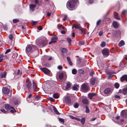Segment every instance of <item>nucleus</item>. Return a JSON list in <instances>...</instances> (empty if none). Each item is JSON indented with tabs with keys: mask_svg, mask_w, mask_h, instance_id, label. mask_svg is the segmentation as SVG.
Wrapping results in <instances>:
<instances>
[{
	"mask_svg": "<svg viewBox=\"0 0 127 127\" xmlns=\"http://www.w3.org/2000/svg\"><path fill=\"white\" fill-rule=\"evenodd\" d=\"M77 1V0H69L67 4V8L71 10H74L75 8V7Z\"/></svg>",
	"mask_w": 127,
	"mask_h": 127,
	"instance_id": "f257e3e1",
	"label": "nucleus"
},
{
	"mask_svg": "<svg viewBox=\"0 0 127 127\" xmlns=\"http://www.w3.org/2000/svg\"><path fill=\"white\" fill-rule=\"evenodd\" d=\"M36 48L35 46L32 44H30L27 46L26 49V51L28 54H30V53L35 48Z\"/></svg>",
	"mask_w": 127,
	"mask_h": 127,
	"instance_id": "f03ea898",
	"label": "nucleus"
},
{
	"mask_svg": "<svg viewBox=\"0 0 127 127\" xmlns=\"http://www.w3.org/2000/svg\"><path fill=\"white\" fill-rule=\"evenodd\" d=\"M34 50V51L30 53V55L33 57H35L39 55V51L36 47Z\"/></svg>",
	"mask_w": 127,
	"mask_h": 127,
	"instance_id": "7ed1b4c3",
	"label": "nucleus"
},
{
	"mask_svg": "<svg viewBox=\"0 0 127 127\" xmlns=\"http://www.w3.org/2000/svg\"><path fill=\"white\" fill-rule=\"evenodd\" d=\"M63 101L64 103L68 105H70L71 104L70 97L69 96H67L65 97Z\"/></svg>",
	"mask_w": 127,
	"mask_h": 127,
	"instance_id": "20e7f679",
	"label": "nucleus"
},
{
	"mask_svg": "<svg viewBox=\"0 0 127 127\" xmlns=\"http://www.w3.org/2000/svg\"><path fill=\"white\" fill-rule=\"evenodd\" d=\"M47 43V41L45 40L41 41L37 44V45L40 47H42L45 46Z\"/></svg>",
	"mask_w": 127,
	"mask_h": 127,
	"instance_id": "39448f33",
	"label": "nucleus"
},
{
	"mask_svg": "<svg viewBox=\"0 0 127 127\" xmlns=\"http://www.w3.org/2000/svg\"><path fill=\"white\" fill-rule=\"evenodd\" d=\"M57 27L58 29L61 28V33L62 34H64L66 32L67 30L66 28L63 26L62 25H57Z\"/></svg>",
	"mask_w": 127,
	"mask_h": 127,
	"instance_id": "423d86ee",
	"label": "nucleus"
},
{
	"mask_svg": "<svg viewBox=\"0 0 127 127\" xmlns=\"http://www.w3.org/2000/svg\"><path fill=\"white\" fill-rule=\"evenodd\" d=\"M40 70L42 71L44 73L48 75L50 74V71L47 68H40Z\"/></svg>",
	"mask_w": 127,
	"mask_h": 127,
	"instance_id": "0eeeda50",
	"label": "nucleus"
},
{
	"mask_svg": "<svg viewBox=\"0 0 127 127\" xmlns=\"http://www.w3.org/2000/svg\"><path fill=\"white\" fill-rule=\"evenodd\" d=\"M102 53L103 55L107 56L109 55V51L108 49L106 48L103 49L102 51Z\"/></svg>",
	"mask_w": 127,
	"mask_h": 127,
	"instance_id": "6e6552de",
	"label": "nucleus"
},
{
	"mask_svg": "<svg viewBox=\"0 0 127 127\" xmlns=\"http://www.w3.org/2000/svg\"><path fill=\"white\" fill-rule=\"evenodd\" d=\"M2 91L3 93L6 95L8 94L9 92L8 89L5 87L2 88Z\"/></svg>",
	"mask_w": 127,
	"mask_h": 127,
	"instance_id": "1a4fd4ad",
	"label": "nucleus"
},
{
	"mask_svg": "<svg viewBox=\"0 0 127 127\" xmlns=\"http://www.w3.org/2000/svg\"><path fill=\"white\" fill-rule=\"evenodd\" d=\"M26 87L28 89V90L29 91L30 90L31 88L32 84L30 81H28L26 82Z\"/></svg>",
	"mask_w": 127,
	"mask_h": 127,
	"instance_id": "9d476101",
	"label": "nucleus"
},
{
	"mask_svg": "<svg viewBox=\"0 0 127 127\" xmlns=\"http://www.w3.org/2000/svg\"><path fill=\"white\" fill-rule=\"evenodd\" d=\"M106 73L107 74L109 75L108 77V78L109 79H110L113 76V75H112L111 74H114V72H112L110 71H106Z\"/></svg>",
	"mask_w": 127,
	"mask_h": 127,
	"instance_id": "9b49d317",
	"label": "nucleus"
},
{
	"mask_svg": "<svg viewBox=\"0 0 127 127\" xmlns=\"http://www.w3.org/2000/svg\"><path fill=\"white\" fill-rule=\"evenodd\" d=\"M22 74V72L20 70H18L15 73V76H18V77L20 76Z\"/></svg>",
	"mask_w": 127,
	"mask_h": 127,
	"instance_id": "f8f14e48",
	"label": "nucleus"
},
{
	"mask_svg": "<svg viewBox=\"0 0 127 127\" xmlns=\"http://www.w3.org/2000/svg\"><path fill=\"white\" fill-rule=\"evenodd\" d=\"M82 89L85 91H87L88 90V88L87 86L85 84H83L82 86Z\"/></svg>",
	"mask_w": 127,
	"mask_h": 127,
	"instance_id": "ddd939ff",
	"label": "nucleus"
},
{
	"mask_svg": "<svg viewBox=\"0 0 127 127\" xmlns=\"http://www.w3.org/2000/svg\"><path fill=\"white\" fill-rule=\"evenodd\" d=\"M4 108L5 109L7 110H10L12 108V107L9 104L5 105Z\"/></svg>",
	"mask_w": 127,
	"mask_h": 127,
	"instance_id": "4468645a",
	"label": "nucleus"
},
{
	"mask_svg": "<svg viewBox=\"0 0 127 127\" xmlns=\"http://www.w3.org/2000/svg\"><path fill=\"white\" fill-rule=\"evenodd\" d=\"M121 80L122 81H123L124 80H126L127 81V75H126L123 76L121 78Z\"/></svg>",
	"mask_w": 127,
	"mask_h": 127,
	"instance_id": "2eb2a0df",
	"label": "nucleus"
},
{
	"mask_svg": "<svg viewBox=\"0 0 127 127\" xmlns=\"http://www.w3.org/2000/svg\"><path fill=\"white\" fill-rule=\"evenodd\" d=\"M36 6V5L35 4H30V10L32 11H33L34 10V8Z\"/></svg>",
	"mask_w": 127,
	"mask_h": 127,
	"instance_id": "dca6fc26",
	"label": "nucleus"
},
{
	"mask_svg": "<svg viewBox=\"0 0 127 127\" xmlns=\"http://www.w3.org/2000/svg\"><path fill=\"white\" fill-rule=\"evenodd\" d=\"M74 28H75V29H78L79 30L81 29V27L80 26V25H77L76 24H74L72 27V29H73Z\"/></svg>",
	"mask_w": 127,
	"mask_h": 127,
	"instance_id": "f3484780",
	"label": "nucleus"
},
{
	"mask_svg": "<svg viewBox=\"0 0 127 127\" xmlns=\"http://www.w3.org/2000/svg\"><path fill=\"white\" fill-rule=\"evenodd\" d=\"M96 95V94L94 93H89L88 95V96L89 98L91 99L93 97Z\"/></svg>",
	"mask_w": 127,
	"mask_h": 127,
	"instance_id": "a211bd4d",
	"label": "nucleus"
},
{
	"mask_svg": "<svg viewBox=\"0 0 127 127\" xmlns=\"http://www.w3.org/2000/svg\"><path fill=\"white\" fill-rule=\"evenodd\" d=\"M6 72H4L1 73L0 77L1 78H5L6 76Z\"/></svg>",
	"mask_w": 127,
	"mask_h": 127,
	"instance_id": "6ab92c4d",
	"label": "nucleus"
},
{
	"mask_svg": "<svg viewBox=\"0 0 127 127\" xmlns=\"http://www.w3.org/2000/svg\"><path fill=\"white\" fill-rule=\"evenodd\" d=\"M32 84L33 90L34 91H35L37 88V85L34 81H33Z\"/></svg>",
	"mask_w": 127,
	"mask_h": 127,
	"instance_id": "aec40b11",
	"label": "nucleus"
},
{
	"mask_svg": "<svg viewBox=\"0 0 127 127\" xmlns=\"http://www.w3.org/2000/svg\"><path fill=\"white\" fill-rule=\"evenodd\" d=\"M112 92L111 90L109 88H107L105 90L104 93L105 94H107Z\"/></svg>",
	"mask_w": 127,
	"mask_h": 127,
	"instance_id": "412c9836",
	"label": "nucleus"
},
{
	"mask_svg": "<svg viewBox=\"0 0 127 127\" xmlns=\"http://www.w3.org/2000/svg\"><path fill=\"white\" fill-rule=\"evenodd\" d=\"M121 115L122 117H126L127 116L126 112L124 110H123L121 111Z\"/></svg>",
	"mask_w": 127,
	"mask_h": 127,
	"instance_id": "4be33fe9",
	"label": "nucleus"
},
{
	"mask_svg": "<svg viewBox=\"0 0 127 127\" xmlns=\"http://www.w3.org/2000/svg\"><path fill=\"white\" fill-rule=\"evenodd\" d=\"M82 102L84 104H87L88 103L89 101L86 98H84L82 100Z\"/></svg>",
	"mask_w": 127,
	"mask_h": 127,
	"instance_id": "5701e85b",
	"label": "nucleus"
},
{
	"mask_svg": "<svg viewBox=\"0 0 127 127\" xmlns=\"http://www.w3.org/2000/svg\"><path fill=\"white\" fill-rule=\"evenodd\" d=\"M86 120V118L85 117H83L81 119V123L83 125L84 124Z\"/></svg>",
	"mask_w": 127,
	"mask_h": 127,
	"instance_id": "b1692460",
	"label": "nucleus"
},
{
	"mask_svg": "<svg viewBox=\"0 0 127 127\" xmlns=\"http://www.w3.org/2000/svg\"><path fill=\"white\" fill-rule=\"evenodd\" d=\"M79 88V85H75L74 86L72 87V89L73 90H77L78 89V88Z\"/></svg>",
	"mask_w": 127,
	"mask_h": 127,
	"instance_id": "393cba45",
	"label": "nucleus"
},
{
	"mask_svg": "<svg viewBox=\"0 0 127 127\" xmlns=\"http://www.w3.org/2000/svg\"><path fill=\"white\" fill-rule=\"evenodd\" d=\"M113 25L114 27L115 28H117L118 27V23L116 22H113Z\"/></svg>",
	"mask_w": 127,
	"mask_h": 127,
	"instance_id": "a878e982",
	"label": "nucleus"
},
{
	"mask_svg": "<svg viewBox=\"0 0 127 127\" xmlns=\"http://www.w3.org/2000/svg\"><path fill=\"white\" fill-rule=\"evenodd\" d=\"M53 108L54 110V111L55 112L56 114L57 115H59L60 114V113L58 112V110H57V109L54 106H53Z\"/></svg>",
	"mask_w": 127,
	"mask_h": 127,
	"instance_id": "bb28decb",
	"label": "nucleus"
},
{
	"mask_svg": "<svg viewBox=\"0 0 127 127\" xmlns=\"http://www.w3.org/2000/svg\"><path fill=\"white\" fill-rule=\"evenodd\" d=\"M95 78H92L91 80V84L93 85L94 84L95 82Z\"/></svg>",
	"mask_w": 127,
	"mask_h": 127,
	"instance_id": "cd10ccee",
	"label": "nucleus"
},
{
	"mask_svg": "<svg viewBox=\"0 0 127 127\" xmlns=\"http://www.w3.org/2000/svg\"><path fill=\"white\" fill-rule=\"evenodd\" d=\"M125 42L123 40H121L119 44V46L121 47L124 45Z\"/></svg>",
	"mask_w": 127,
	"mask_h": 127,
	"instance_id": "c85d7f7f",
	"label": "nucleus"
},
{
	"mask_svg": "<svg viewBox=\"0 0 127 127\" xmlns=\"http://www.w3.org/2000/svg\"><path fill=\"white\" fill-rule=\"evenodd\" d=\"M118 14L116 13L115 12L114 13V16L115 18L117 19L118 20H120V18L118 16Z\"/></svg>",
	"mask_w": 127,
	"mask_h": 127,
	"instance_id": "c756f323",
	"label": "nucleus"
},
{
	"mask_svg": "<svg viewBox=\"0 0 127 127\" xmlns=\"http://www.w3.org/2000/svg\"><path fill=\"white\" fill-rule=\"evenodd\" d=\"M61 50L62 52L64 53H66L67 52V50L65 48H61Z\"/></svg>",
	"mask_w": 127,
	"mask_h": 127,
	"instance_id": "7c9ffc66",
	"label": "nucleus"
},
{
	"mask_svg": "<svg viewBox=\"0 0 127 127\" xmlns=\"http://www.w3.org/2000/svg\"><path fill=\"white\" fill-rule=\"evenodd\" d=\"M59 96V94L57 93H55L53 95V97L55 98H58Z\"/></svg>",
	"mask_w": 127,
	"mask_h": 127,
	"instance_id": "2f4dec72",
	"label": "nucleus"
},
{
	"mask_svg": "<svg viewBox=\"0 0 127 127\" xmlns=\"http://www.w3.org/2000/svg\"><path fill=\"white\" fill-rule=\"evenodd\" d=\"M123 93L125 95L127 94V88H124L123 90Z\"/></svg>",
	"mask_w": 127,
	"mask_h": 127,
	"instance_id": "473e14b6",
	"label": "nucleus"
},
{
	"mask_svg": "<svg viewBox=\"0 0 127 127\" xmlns=\"http://www.w3.org/2000/svg\"><path fill=\"white\" fill-rule=\"evenodd\" d=\"M71 84L69 82H68L66 86V89H68L71 87Z\"/></svg>",
	"mask_w": 127,
	"mask_h": 127,
	"instance_id": "72a5a7b5",
	"label": "nucleus"
},
{
	"mask_svg": "<svg viewBox=\"0 0 127 127\" xmlns=\"http://www.w3.org/2000/svg\"><path fill=\"white\" fill-rule=\"evenodd\" d=\"M114 86L116 89L118 88L119 87V84L118 83H115Z\"/></svg>",
	"mask_w": 127,
	"mask_h": 127,
	"instance_id": "f704fd0d",
	"label": "nucleus"
},
{
	"mask_svg": "<svg viewBox=\"0 0 127 127\" xmlns=\"http://www.w3.org/2000/svg\"><path fill=\"white\" fill-rule=\"evenodd\" d=\"M34 70H29L27 71V73H29L30 75L32 74L34 72Z\"/></svg>",
	"mask_w": 127,
	"mask_h": 127,
	"instance_id": "c9c22d12",
	"label": "nucleus"
},
{
	"mask_svg": "<svg viewBox=\"0 0 127 127\" xmlns=\"http://www.w3.org/2000/svg\"><path fill=\"white\" fill-rule=\"evenodd\" d=\"M14 23H16L19 21V20L17 19H13V21Z\"/></svg>",
	"mask_w": 127,
	"mask_h": 127,
	"instance_id": "e433bc0d",
	"label": "nucleus"
},
{
	"mask_svg": "<svg viewBox=\"0 0 127 127\" xmlns=\"http://www.w3.org/2000/svg\"><path fill=\"white\" fill-rule=\"evenodd\" d=\"M85 112L87 113H89L90 112V110L89 108L87 106H86Z\"/></svg>",
	"mask_w": 127,
	"mask_h": 127,
	"instance_id": "4c0bfd02",
	"label": "nucleus"
},
{
	"mask_svg": "<svg viewBox=\"0 0 127 127\" xmlns=\"http://www.w3.org/2000/svg\"><path fill=\"white\" fill-rule=\"evenodd\" d=\"M63 73H60L59 75V78L60 79H62L63 77Z\"/></svg>",
	"mask_w": 127,
	"mask_h": 127,
	"instance_id": "58836bf2",
	"label": "nucleus"
},
{
	"mask_svg": "<svg viewBox=\"0 0 127 127\" xmlns=\"http://www.w3.org/2000/svg\"><path fill=\"white\" fill-rule=\"evenodd\" d=\"M67 40L69 43V45H71V39L69 38H67Z\"/></svg>",
	"mask_w": 127,
	"mask_h": 127,
	"instance_id": "ea45409f",
	"label": "nucleus"
},
{
	"mask_svg": "<svg viewBox=\"0 0 127 127\" xmlns=\"http://www.w3.org/2000/svg\"><path fill=\"white\" fill-rule=\"evenodd\" d=\"M32 96V94H30L28 96V97L27 98V99L28 101L29 102H30V99L31 98Z\"/></svg>",
	"mask_w": 127,
	"mask_h": 127,
	"instance_id": "a19ab883",
	"label": "nucleus"
},
{
	"mask_svg": "<svg viewBox=\"0 0 127 127\" xmlns=\"http://www.w3.org/2000/svg\"><path fill=\"white\" fill-rule=\"evenodd\" d=\"M77 71L76 69H74L72 70V73L73 74H75L76 73Z\"/></svg>",
	"mask_w": 127,
	"mask_h": 127,
	"instance_id": "79ce46f5",
	"label": "nucleus"
},
{
	"mask_svg": "<svg viewBox=\"0 0 127 127\" xmlns=\"http://www.w3.org/2000/svg\"><path fill=\"white\" fill-rule=\"evenodd\" d=\"M1 111L4 113H8V111H5L4 109H0Z\"/></svg>",
	"mask_w": 127,
	"mask_h": 127,
	"instance_id": "37998d69",
	"label": "nucleus"
},
{
	"mask_svg": "<svg viewBox=\"0 0 127 127\" xmlns=\"http://www.w3.org/2000/svg\"><path fill=\"white\" fill-rule=\"evenodd\" d=\"M79 106V105L78 103H74L73 105L74 107L76 108H77Z\"/></svg>",
	"mask_w": 127,
	"mask_h": 127,
	"instance_id": "c03bdc74",
	"label": "nucleus"
},
{
	"mask_svg": "<svg viewBox=\"0 0 127 127\" xmlns=\"http://www.w3.org/2000/svg\"><path fill=\"white\" fill-rule=\"evenodd\" d=\"M41 98L40 96L36 95L35 96V100H39Z\"/></svg>",
	"mask_w": 127,
	"mask_h": 127,
	"instance_id": "a18cd8bd",
	"label": "nucleus"
},
{
	"mask_svg": "<svg viewBox=\"0 0 127 127\" xmlns=\"http://www.w3.org/2000/svg\"><path fill=\"white\" fill-rule=\"evenodd\" d=\"M17 54H16L15 55H13L12 56V57L14 59H16L17 57Z\"/></svg>",
	"mask_w": 127,
	"mask_h": 127,
	"instance_id": "49530a36",
	"label": "nucleus"
},
{
	"mask_svg": "<svg viewBox=\"0 0 127 127\" xmlns=\"http://www.w3.org/2000/svg\"><path fill=\"white\" fill-rule=\"evenodd\" d=\"M105 45V43L104 42H102L101 44V46L102 47H104Z\"/></svg>",
	"mask_w": 127,
	"mask_h": 127,
	"instance_id": "de8ad7c7",
	"label": "nucleus"
},
{
	"mask_svg": "<svg viewBox=\"0 0 127 127\" xmlns=\"http://www.w3.org/2000/svg\"><path fill=\"white\" fill-rule=\"evenodd\" d=\"M78 71L80 74H82L84 72V71L82 69H79L78 70Z\"/></svg>",
	"mask_w": 127,
	"mask_h": 127,
	"instance_id": "09e8293b",
	"label": "nucleus"
},
{
	"mask_svg": "<svg viewBox=\"0 0 127 127\" xmlns=\"http://www.w3.org/2000/svg\"><path fill=\"white\" fill-rule=\"evenodd\" d=\"M127 13V10H124L122 12V14H125Z\"/></svg>",
	"mask_w": 127,
	"mask_h": 127,
	"instance_id": "8fccbe9b",
	"label": "nucleus"
},
{
	"mask_svg": "<svg viewBox=\"0 0 127 127\" xmlns=\"http://www.w3.org/2000/svg\"><path fill=\"white\" fill-rule=\"evenodd\" d=\"M38 22L36 21H33L32 22V24L33 25H35L37 24Z\"/></svg>",
	"mask_w": 127,
	"mask_h": 127,
	"instance_id": "3c124183",
	"label": "nucleus"
},
{
	"mask_svg": "<svg viewBox=\"0 0 127 127\" xmlns=\"http://www.w3.org/2000/svg\"><path fill=\"white\" fill-rule=\"evenodd\" d=\"M47 99L48 100H51V101H54V99L52 97H49L47 98Z\"/></svg>",
	"mask_w": 127,
	"mask_h": 127,
	"instance_id": "603ef678",
	"label": "nucleus"
},
{
	"mask_svg": "<svg viewBox=\"0 0 127 127\" xmlns=\"http://www.w3.org/2000/svg\"><path fill=\"white\" fill-rule=\"evenodd\" d=\"M10 112L12 113H13L14 111H15V110L12 107V108L10 110Z\"/></svg>",
	"mask_w": 127,
	"mask_h": 127,
	"instance_id": "864d4df0",
	"label": "nucleus"
},
{
	"mask_svg": "<svg viewBox=\"0 0 127 127\" xmlns=\"http://www.w3.org/2000/svg\"><path fill=\"white\" fill-rule=\"evenodd\" d=\"M69 117H70V118L74 120H75L76 117H74L71 115H69Z\"/></svg>",
	"mask_w": 127,
	"mask_h": 127,
	"instance_id": "5fc2aeb1",
	"label": "nucleus"
},
{
	"mask_svg": "<svg viewBox=\"0 0 127 127\" xmlns=\"http://www.w3.org/2000/svg\"><path fill=\"white\" fill-rule=\"evenodd\" d=\"M101 22V20H99L96 23V25L97 26H98L100 23Z\"/></svg>",
	"mask_w": 127,
	"mask_h": 127,
	"instance_id": "6e6d98bb",
	"label": "nucleus"
},
{
	"mask_svg": "<svg viewBox=\"0 0 127 127\" xmlns=\"http://www.w3.org/2000/svg\"><path fill=\"white\" fill-rule=\"evenodd\" d=\"M9 38L10 40H12L13 38V35L12 34H10L9 36Z\"/></svg>",
	"mask_w": 127,
	"mask_h": 127,
	"instance_id": "4d7b16f0",
	"label": "nucleus"
},
{
	"mask_svg": "<svg viewBox=\"0 0 127 127\" xmlns=\"http://www.w3.org/2000/svg\"><path fill=\"white\" fill-rule=\"evenodd\" d=\"M10 51V49H9L7 50L5 52V54H6L8 53H9Z\"/></svg>",
	"mask_w": 127,
	"mask_h": 127,
	"instance_id": "13d9d810",
	"label": "nucleus"
},
{
	"mask_svg": "<svg viewBox=\"0 0 127 127\" xmlns=\"http://www.w3.org/2000/svg\"><path fill=\"white\" fill-rule=\"evenodd\" d=\"M115 97L116 98H118L119 99H120L121 98L120 96L118 95H116L115 96Z\"/></svg>",
	"mask_w": 127,
	"mask_h": 127,
	"instance_id": "bf43d9fd",
	"label": "nucleus"
},
{
	"mask_svg": "<svg viewBox=\"0 0 127 127\" xmlns=\"http://www.w3.org/2000/svg\"><path fill=\"white\" fill-rule=\"evenodd\" d=\"M56 42V41L55 40H52L51 41L49 42V44H51L52 43H55Z\"/></svg>",
	"mask_w": 127,
	"mask_h": 127,
	"instance_id": "052dcab7",
	"label": "nucleus"
},
{
	"mask_svg": "<svg viewBox=\"0 0 127 127\" xmlns=\"http://www.w3.org/2000/svg\"><path fill=\"white\" fill-rule=\"evenodd\" d=\"M58 69L60 70V69H62L63 68V67H62L61 66L59 65L58 66Z\"/></svg>",
	"mask_w": 127,
	"mask_h": 127,
	"instance_id": "680f3d73",
	"label": "nucleus"
},
{
	"mask_svg": "<svg viewBox=\"0 0 127 127\" xmlns=\"http://www.w3.org/2000/svg\"><path fill=\"white\" fill-rule=\"evenodd\" d=\"M103 34V32L102 31H100L99 33V36H101Z\"/></svg>",
	"mask_w": 127,
	"mask_h": 127,
	"instance_id": "e2e57ef3",
	"label": "nucleus"
},
{
	"mask_svg": "<svg viewBox=\"0 0 127 127\" xmlns=\"http://www.w3.org/2000/svg\"><path fill=\"white\" fill-rule=\"evenodd\" d=\"M67 18V16L66 15H65L64 16V18L63 19V21H65V20Z\"/></svg>",
	"mask_w": 127,
	"mask_h": 127,
	"instance_id": "0e129e2a",
	"label": "nucleus"
},
{
	"mask_svg": "<svg viewBox=\"0 0 127 127\" xmlns=\"http://www.w3.org/2000/svg\"><path fill=\"white\" fill-rule=\"evenodd\" d=\"M59 120L60 121L62 122H64V120L62 118H60L59 119Z\"/></svg>",
	"mask_w": 127,
	"mask_h": 127,
	"instance_id": "69168bd1",
	"label": "nucleus"
},
{
	"mask_svg": "<svg viewBox=\"0 0 127 127\" xmlns=\"http://www.w3.org/2000/svg\"><path fill=\"white\" fill-rule=\"evenodd\" d=\"M68 62L69 64V65H70L71 66L72 65V63L71 61H68Z\"/></svg>",
	"mask_w": 127,
	"mask_h": 127,
	"instance_id": "338daca9",
	"label": "nucleus"
},
{
	"mask_svg": "<svg viewBox=\"0 0 127 127\" xmlns=\"http://www.w3.org/2000/svg\"><path fill=\"white\" fill-rule=\"evenodd\" d=\"M38 29L39 30H42V28L41 26H39L38 28Z\"/></svg>",
	"mask_w": 127,
	"mask_h": 127,
	"instance_id": "774afa93",
	"label": "nucleus"
}]
</instances>
